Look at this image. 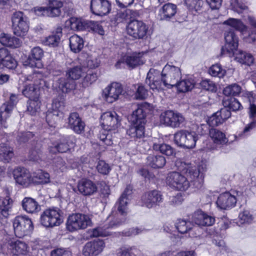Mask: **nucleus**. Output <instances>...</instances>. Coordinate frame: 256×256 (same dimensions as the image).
I'll use <instances>...</instances> for the list:
<instances>
[{"instance_id":"13d9d810","label":"nucleus","mask_w":256,"mask_h":256,"mask_svg":"<svg viewBox=\"0 0 256 256\" xmlns=\"http://www.w3.org/2000/svg\"><path fill=\"white\" fill-rule=\"evenodd\" d=\"M98 78L96 72L92 71H89L84 76L82 82V85L84 87H88L95 82Z\"/></svg>"},{"instance_id":"c85d7f7f","label":"nucleus","mask_w":256,"mask_h":256,"mask_svg":"<svg viewBox=\"0 0 256 256\" xmlns=\"http://www.w3.org/2000/svg\"><path fill=\"white\" fill-rule=\"evenodd\" d=\"M53 86L59 90H61L62 92L66 93L74 90L76 86V84L74 81L66 76V78H58L55 81Z\"/></svg>"},{"instance_id":"bf43d9fd","label":"nucleus","mask_w":256,"mask_h":256,"mask_svg":"<svg viewBox=\"0 0 256 256\" xmlns=\"http://www.w3.org/2000/svg\"><path fill=\"white\" fill-rule=\"evenodd\" d=\"M206 214L202 210H198L193 215V221L198 226H205L204 224L203 223L204 222Z\"/></svg>"},{"instance_id":"a18cd8bd","label":"nucleus","mask_w":256,"mask_h":256,"mask_svg":"<svg viewBox=\"0 0 256 256\" xmlns=\"http://www.w3.org/2000/svg\"><path fill=\"white\" fill-rule=\"evenodd\" d=\"M84 73L85 70L84 67L81 66H76L68 69L66 72V76L75 82L80 79Z\"/></svg>"},{"instance_id":"2eb2a0df","label":"nucleus","mask_w":256,"mask_h":256,"mask_svg":"<svg viewBox=\"0 0 256 256\" xmlns=\"http://www.w3.org/2000/svg\"><path fill=\"white\" fill-rule=\"evenodd\" d=\"M100 122L104 130H115L120 125V120L115 112H106L101 116Z\"/></svg>"},{"instance_id":"0e129e2a","label":"nucleus","mask_w":256,"mask_h":256,"mask_svg":"<svg viewBox=\"0 0 256 256\" xmlns=\"http://www.w3.org/2000/svg\"><path fill=\"white\" fill-rule=\"evenodd\" d=\"M148 96V90L142 84L139 85L135 93L137 100H144Z\"/></svg>"},{"instance_id":"338daca9","label":"nucleus","mask_w":256,"mask_h":256,"mask_svg":"<svg viewBox=\"0 0 256 256\" xmlns=\"http://www.w3.org/2000/svg\"><path fill=\"white\" fill-rule=\"evenodd\" d=\"M13 201L9 196L0 198V208L6 210H10L12 206Z\"/></svg>"},{"instance_id":"393cba45","label":"nucleus","mask_w":256,"mask_h":256,"mask_svg":"<svg viewBox=\"0 0 256 256\" xmlns=\"http://www.w3.org/2000/svg\"><path fill=\"white\" fill-rule=\"evenodd\" d=\"M236 202V197L226 192L220 194L216 200V204L220 209L228 210L234 208Z\"/></svg>"},{"instance_id":"cd10ccee","label":"nucleus","mask_w":256,"mask_h":256,"mask_svg":"<svg viewBox=\"0 0 256 256\" xmlns=\"http://www.w3.org/2000/svg\"><path fill=\"white\" fill-rule=\"evenodd\" d=\"M177 6L175 4L168 2L164 4L159 10L158 16L160 20L169 21L176 14Z\"/></svg>"},{"instance_id":"c756f323","label":"nucleus","mask_w":256,"mask_h":256,"mask_svg":"<svg viewBox=\"0 0 256 256\" xmlns=\"http://www.w3.org/2000/svg\"><path fill=\"white\" fill-rule=\"evenodd\" d=\"M62 36V28H58L55 32H54L51 35L44 38L42 42L44 46L56 48L58 46Z\"/></svg>"},{"instance_id":"412c9836","label":"nucleus","mask_w":256,"mask_h":256,"mask_svg":"<svg viewBox=\"0 0 256 256\" xmlns=\"http://www.w3.org/2000/svg\"><path fill=\"white\" fill-rule=\"evenodd\" d=\"M0 62L1 70L4 68L14 70L18 66V62L10 52L5 48H0Z\"/></svg>"},{"instance_id":"9d476101","label":"nucleus","mask_w":256,"mask_h":256,"mask_svg":"<svg viewBox=\"0 0 256 256\" xmlns=\"http://www.w3.org/2000/svg\"><path fill=\"white\" fill-rule=\"evenodd\" d=\"M225 44L221 48V55L232 57L238 51V38L234 30L230 29L224 32Z\"/></svg>"},{"instance_id":"aec40b11","label":"nucleus","mask_w":256,"mask_h":256,"mask_svg":"<svg viewBox=\"0 0 256 256\" xmlns=\"http://www.w3.org/2000/svg\"><path fill=\"white\" fill-rule=\"evenodd\" d=\"M78 190L84 196H91L98 191V186L92 180L83 178L78 180L77 184Z\"/></svg>"},{"instance_id":"58836bf2","label":"nucleus","mask_w":256,"mask_h":256,"mask_svg":"<svg viewBox=\"0 0 256 256\" xmlns=\"http://www.w3.org/2000/svg\"><path fill=\"white\" fill-rule=\"evenodd\" d=\"M69 139V136H62L56 144L50 148V151L52 153H56V152L61 153L67 152L70 150Z\"/></svg>"},{"instance_id":"052dcab7","label":"nucleus","mask_w":256,"mask_h":256,"mask_svg":"<svg viewBox=\"0 0 256 256\" xmlns=\"http://www.w3.org/2000/svg\"><path fill=\"white\" fill-rule=\"evenodd\" d=\"M96 170L98 172L102 175H108L112 168L104 160H99L97 166Z\"/></svg>"},{"instance_id":"39448f33","label":"nucleus","mask_w":256,"mask_h":256,"mask_svg":"<svg viewBox=\"0 0 256 256\" xmlns=\"http://www.w3.org/2000/svg\"><path fill=\"white\" fill-rule=\"evenodd\" d=\"M12 28L14 34L20 37L26 36L29 30L28 16L22 12H14L12 16Z\"/></svg>"},{"instance_id":"0eeeda50","label":"nucleus","mask_w":256,"mask_h":256,"mask_svg":"<svg viewBox=\"0 0 256 256\" xmlns=\"http://www.w3.org/2000/svg\"><path fill=\"white\" fill-rule=\"evenodd\" d=\"M198 134L194 131L180 130L174 134V143L178 146L192 148L198 140Z\"/></svg>"},{"instance_id":"6e6d98bb","label":"nucleus","mask_w":256,"mask_h":256,"mask_svg":"<svg viewBox=\"0 0 256 256\" xmlns=\"http://www.w3.org/2000/svg\"><path fill=\"white\" fill-rule=\"evenodd\" d=\"M112 131L104 130L100 132V140L107 146H112L113 144L114 137Z\"/></svg>"},{"instance_id":"a211bd4d","label":"nucleus","mask_w":256,"mask_h":256,"mask_svg":"<svg viewBox=\"0 0 256 256\" xmlns=\"http://www.w3.org/2000/svg\"><path fill=\"white\" fill-rule=\"evenodd\" d=\"M162 196L160 192L153 190L145 192L141 198L143 206L148 208H152L162 202Z\"/></svg>"},{"instance_id":"c03bdc74","label":"nucleus","mask_w":256,"mask_h":256,"mask_svg":"<svg viewBox=\"0 0 256 256\" xmlns=\"http://www.w3.org/2000/svg\"><path fill=\"white\" fill-rule=\"evenodd\" d=\"M13 149L7 144H0V160L4 163L10 162L14 156Z\"/></svg>"},{"instance_id":"8fccbe9b","label":"nucleus","mask_w":256,"mask_h":256,"mask_svg":"<svg viewBox=\"0 0 256 256\" xmlns=\"http://www.w3.org/2000/svg\"><path fill=\"white\" fill-rule=\"evenodd\" d=\"M32 179V183L47 184L50 182V176L46 172L38 170L34 173Z\"/></svg>"},{"instance_id":"4be33fe9","label":"nucleus","mask_w":256,"mask_h":256,"mask_svg":"<svg viewBox=\"0 0 256 256\" xmlns=\"http://www.w3.org/2000/svg\"><path fill=\"white\" fill-rule=\"evenodd\" d=\"M231 115L230 110L224 106L208 118V123L210 126H216L230 118Z\"/></svg>"},{"instance_id":"774afa93","label":"nucleus","mask_w":256,"mask_h":256,"mask_svg":"<svg viewBox=\"0 0 256 256\" xmlns=\"http://www.w3.org/2000/svg\"><path fill=\"white\" fill-rule=\"evenodd\" d=\"M86 66L90 68H98L100 64L99 59L96 58L88 57L86 60Z\"/></svg>"},{"instance_id":"20e7f679","label":"nucleus","mask_w":256,"mask_h":256,"mask_svg":"<svg viewBox=\"0 0 256 256\" xmlns=\"http://www.w3.org/2000/svg\"><path fill=\"white\" fill-rule=\"evenodd\" d=\"M14 232L18 238H23L30 234L34 230L31 218L26 215H19L12 221Z\"/></svg>"},{"instance_id":"5701e85b","label":"nucleus","mask_w":256,"mask_h":256,"mask_svg":"<svg viewBox=\"0 0 256 256\" xmlns=\"http://www.w3.org/2000/svg\"><path fill=\"white\" fill-rule=\"evenodd\" d=\"M123 92V88L120 83L113 82L105 88V97L108 102H112L119 98Z\"/></svg>"},{"instance_id":"37998d69","label":"nucleus","mask_w":256,"mask_h":256,"mask_svg":"<svg viewBox=\"0 0 256 256\" xmlns=\"http://www.w3.org/2000/svg\"><path fill=\"white\" fill-rule=\"evenodd\" d=\"M124 61L126 64L132 68H134L144 63L142 54L140 53H134L130 56H126Z\"/></svg>"},{"instance_id":"f3484780","label":"nucleus","mask_w":256,"mask_h":256,"mask_svg":"<svg viewBox=\"0 0 256 256\" xmlns=\"http://www.w3.org/2000/svg\"><path fill=\"white\" fill-rule=\"evenodd\" d=\"M13 176L16 182L24 188H27L32 183V176L24 168L18 167L15 168L13 171Z\"/></svg>"},{"instance_id":"864d4df0","label":"nucleus","mask_w":256,"mask_h":256,"mask_svg":"<svg viewBox=\"0 0 256 256\" xmlns=\"http://www.w3.org/2000/svg\"><path fill=\"white\" fill-rule=\"evenodd\" d=\"M40 107V102L39 98L36 99H29L27 102V111L32 116L36 115Z\"/></svg>"},{"instance_id":"423d86ee","label":"nucleus","mask_w":256,"mask_h":256,"mask_svg":"<svg viewBox=\"0 0 256 256\" xmlns=\"http://www.w3.org/2000/svg\"><path fill=\"white\" fill-rule=\"evenodd\" d=\"M92 224L89 216L86 214L76 213L68 217L66 226L67 230L71 232L84 229Z\"/></svg>"},{"instance_id":"c9c22d12","label":"nucleus","mask_w":256,"mask_h":256,"mask_svg":"<svg viewBox=\"0 0 256 256\" xmlns=\"http://www.w3.org/2000/svg\"><path fill=\"white\" fill-rule=\"evenodd\" d=\"M64 118V113L59 110H48L46 114V121L50 127H55L57 123Z\"/></svg>"},{"instance_id":"f257e3e1","label":"nucleus","mask_w":256,"mask_h":256,"mask_svg":"<svg viewBox=\"0 0 256 256\" xmlns=\"http://www.w3.org/2000/svg\"><path fill=\"white\" fill-rule=\"evenodd\" d=\"M176 166L180 172H172L166 177V184L170 187L178 190L186 191L193 182L196 188L202 186V179L200 176V171L196 167L190 166L185 162L176 160Z\"/></svg>"},{"instance_id":"ea45409f","label":"nucleus","mask_w":256,"mask_h":256,"mask_svg":"<svg viewBox=\"0 0 256 256\" xmlns=\"http://www.w3.org/2000/svg\"><path fill=\"white\" fill-rule=\"evenodd\" d=\"M223 106L230 109V112H237L243 109L240 102L234 97H224L222 101Z\"/></svg>"},{"instance_id":"e2e57ef3","label":"nucleus","mask_w":256,"mask_h":256,"mask_svg":"<svg viewBox=\"0 0 256 256\" xmlns=\"http://www.w3.org/2000/svg\"><path fill=\"white\" fill-rule=\"evenodd\" d=\"M44 54V50L42 48L39 46H35L31 50L29 55L30 56V58H34L36 61L41 62Z\"/></svg>"},{"instance_id":"49530a36","label":"nucleus","mask_w":256,"mask_h":256,"mask_svg":"<svg viewBox=\"0 0 256 256\" xmlns=\"http://www.w3.org/2000/svg\"><path fill=\"white\" fill-rule=\"evenodd\" d=\"M176 228L178 232L181 234H186L192 231L196 228L194 227L193 224L190 220H178L176 224Z\"/></svg>"},{"instance_id":"69168bd1","label":"nucleus","mask_w":256,"mask_h":256,"mask_svg":"<svg viewBox=\"0 0 256 256\" xmlns=\"http://www.w3.org/2000/svg\"><path fill=\"white\" fill-rule=\"evenodd\" d=\"M24 64L26 66H29L32 68H40L42 67V64L41 62L36 61L34 58H30V55L26 60L24 62Z\"/></svg>"},{"instance_id":"dca6fc26","label":"nucleus","mask_w":256,"mask_h":256,"mask_svg":"<svg viewBox=\"0 0 256 256\" xmlns=\"http://www.w3.org/2000/svg\"><path fill=\"white\" fill-rule=\"evenodd\" d=\"M105 247L103 240L98 239L87 242L82 248L84 256H97L100 254Z\"/></svg>"},{"instance_id":"6e6552de","label":"nucleus","mask_w":256,"mask_h":256,"mask_svg":"<svg viewBox=\"0 0 256 256\" xmlns=\"http://www.w3.org/2000/svg\"><path fill=\"white\" fill-rule=\"evenodd\" d=\"M63 6L62 2L58 0H49L47 6H36L34 11L39 16L56 18L61 14V9Z\"/></svg>"},{"instance_id":"2f4dec72","label":"nucleus","mask_w":256,"mask_h":256,"mask_svg":"<svg viewBox=\"0 0 256 256\" xmlns=\"http://www.w3.org/2000/svg\"><path fill=\"white\" fill-rule=\"evenodd\" d=\"M23 210L28 214H36L40 210V206L33 198L25 197L22 202Z\"/></svg>"},{"instance_id":"de8ad7c7","label":"nucleus","mask_w":256,"mask_h":256,"mask_svg":"<svg viewBox=\"0 0 256 256\" xmlns=\"http://www.w3.org/2000/svg\"><path fill=\"white\" fill-rule=\"evenodd\" d=\"M153 149L156 151H160L162 154L168 156H172L175 154L174 148L170 145L162 143L154 142L152 145Z\"/></svg>"},{"instance_id":"09e8293b","label":"nucleus","mask_w":256,"mask_h":256,"mask_svg":"<svg viewBox=\"0 0 256 256\" xmlns=\"http://www.w3.org/2000/svg\"><path fill=\"white\" fill-rule=\"evenodd\" d=\"M194 83L192 79H184L177 82L174 86L177 88L178 90L180 92H185L192 90L194 87Z\"/></svg>"},{"instance_id":"b1692460","label":"nucleus","mask_w":256,"mask_h":256,"mask_svg":"<svg viewBox=\"0 0 256 256\" xmlns=\"http://www.w3.org/2000/svg\"><path fill=\"white\" fill-rule=\"evenodd\" d=\"M68 126L76 134H81L84 132L85 123L76 112L70 113L68 118Z\"/></svg>"},{"instance_id":"f704fd0d","label":"nucleus","mask_w":256,"mask_h":256,"mask_svg":"<svg viewBox=\"0 0 256 256\" xmlns=\"http://www.w3.org/2000/svg\"><path fill=\"white\" fill-rule=\"evenodd\" d=\"M146 160V164L154 168H162L166 164L165 157L162 155L150 154Z\"/></svg>"},{"instance_id":"a878e982","label":"nucleus","mask_w":256,"mask_h":256,"mask_svg":"<svg viewBox=\"0 0 256 256\" xmlns=\"http://www.w3.org/2000/svg\"><path fill=\"white\" fill-rule=\"evenodd\" d=\"M148 110L146 104H138L136 108L133 111L130 116L132 124H145Z\"/></svg>"},{"instance_id":"a19ab883","label":"nucleus","mask_w":256,"mask_h":256,"mask_svg":"<svg viewBox=\"0 0 256 256\" xmlns=\"http://www.w3.org/2000/svg\"><path fill=\"white\" fill-rule=\"evenodd\" d=\"M234 56L237 62L246 65L250 66L254 62V58L252 54L241 50L235 52L233 56Z\"/></svg>"},{"instance_id":"f8f14e48","label":"nucleus","mask_w":256,"mask_h":256,"mask_svg":"<svg viewBox=\"0 0 256 256\" xmlns=\"http://www.w3.org/2000/svg\"><path fill=\"white\" fill-rule=\"evenodd\" d=\"M162 76H164V86L168 88H170L176 84L180 78L181 72L179 68L167 64L162 70Z\"/></svg>"},{"instance_id":"680f3d73","label":"nucleus","mask_w":256,"mask_h":256,"mask_svg":"<svg viewBox=\"0 0 256 256\" xmlns=\"http://www.w3.org/2000/svg\"><path fill=\"white\" fill-rule=\"evenodd\" d=\"M200 85L202 89L212 92H216L217 86L216 84L212 80L206 79L200 82Z\"/></svg>"},{"instance_id":"f03ea898","label":"nucleus","mask_w":256,"mask_h":256,"mask_svg":"<svg viewBox=\"0 0 256 256\" xmlns=\"http://www.w3.org/2000/svg\"><path fill=\"white\" fill-rule=\"evenodd\" d=\"M131 192L132 190L128 187L124 190L116 204L117 206L116 217L110 222L108 226L94 228L92 232L91 236L93 237L108 236L110 235V232L108 229L118 226L125 222L128 210V197L131 194Z\"/></svg>"},{"instance_id":"7c9ffc66","label":"nucleus","mask_w":256,"mask_h":256,"mask_svg":"<svg viewBox=\"0 0 256 256\" xmlns=\"http://www.w3.org/2000/svg\"><path fill=\"white\" fill-rule=\"evenodd\" d=\"M151 70H150L147 74L145 80L146 84L154 91V90L159 91L160 90L163 89L162 86H164L163 79L164 76H162L161 78L155 77Z\"/></svg>"},{"instance_id":"9b49d317","label":"nucleus","mask_w":256,"mask_h":256,"mask_svg":"<svg viewBox=\"0 0 256 256\" xmlns=\"http://www.w3.org/2000/svg\"><path fill=\"white\" fill-rule=\"evenodd\" d=\"M60 212V210L58 208L46 210L41 214L40 218V224L46 227H53L59 226L62 222Z\"/></svg>"},{"instance_id":"79ce46f5","label":"nucleus","mask_w":256,"mask_h":256,"mask_svg":"<svg viewBox=\"0 0 256 256\" xmlns=\"http://www.w3.org/2000/svg\"><path fill=\"white\" fill-rule=\"evenodd\" d=\"M69 42L70 50L74 53L79 52L84 48V40L77 34L72 36L69 38Z\"/></svg>"},{"instance_id":"bb28decb","label":"nucleus","mask_w":256,"mask_h":256,"mask_svg":"<svg viewBox=\"0 0 256 256\" xmlns=\"http://www.w3.org/2000/svg\"><path fill=\"white\" fill-rule=\"evenodd\" d=\"M8 250L13 255L26 254L28 252V244L20 240H10L7 244Z\"/></svg>"},{"instance_id":"ddd939ff","label":"nucleus","mask_w":256,"mask_h":256,"mask_svg":"<svg viewBox=\"0 0 256 256\" xmlns=\"http://www.w3.org/2000/svg\"><path fill=\"white\" fill-rule=\"evenodd\" d=\"M148 26L142 20H130L127 26L128 34L134 39H144L147 37Z\"/></svg>"},{"instance_id":"5fc2aeb1","label":"nucleus","mask_w":256,"mask_h":256,"mask_svg":"<svg viewBox=\"0 0 256 256\" xmlns=\"http://www.w3.org/2000/svg\"><path fill=\"white\" fill-rule=\"evenodd\" d=\"M184 4L189 10L198 12L202 8L203 1L202 0H184Z\"/></svg>"},{"instance_id":"4d7b16f0","label":"nucleus","mask_w":256,"mask_h":256,"mask_svg":"<svg viewBox=\"0 0 256 256\" xmlns=\"http://www.w3.org/2000/svg\"><path fill=\"white\" fill-rule=\"evenodd\" d=\"M226 73L225 70L223 69L220 64L212 65L209 69V74L212 76L222 78Z\"/></svg>"},{"instance_id":"473e14b6","label":"nucleus","mask_w":256,"mask_h":256,"mask_svg":"<svg viewBox=\"0 0 256 256\" xmlns=\"http://www.w3.org/2000/svg\"><path fill=\"white\" fill-rule=\"evenodd\" d=\"M70 28L74 30L80 31L90 30L92 21L76 18H71L70 20Z\"/></svg>"},{"instance_id":"3c124183","label":"nucleus","mask_w":256,"mask_h":256,"mask_svg":"<svg viewBox=\"0 0 256 256\" xmlns=\"http://www.w3.org/2000/svg\"><path fill=\"white\" fill-rule=\"evenodd\" d=\"M242 92V87L237 84H233L226 86L223 90V94L226 97L230 96H238Z\"/></svg>"},{"instance_id":"603ef678","label":"nucleus","mask_w":256,"mask_h":256,"mask_svg":"<svg viewBox=\"0 0 256 256\" xmlns=\"http://www.w3.org/2000/svg\"><path fill=\"white\" fill-rule=\"evenodd\" d=\"M224 24L228 25L234 28L236 30L244 32L246 30V26L242 22L238 19L230 18L224 22Z\"/></svg>"},{"instance_id":"4c0bfd02","label":"nucleus","mask_w":256,"mask_h":256,"mask_svg":"<svg viewBox=\"0 0 256 256\" xmlns=\"http://www.w3.org/2000/svg\"><path fill=\"white\" fill-rule=\"evenodd\" d=\"M209 135L214 144L216 145L224 144L228 140L225 134L216 128H210L209 130Z\"/></svg>"},{"instance_id":"7ed1b4c3","label":"nucleus","mask_w":256,"mask_h":256,"mask_svg":"<svg viewBox=\"0 0 256 256\" xmlns=\"http://www.w3.org/2000/svg\"><path fill=\"white\" fill-rule=\"evenodd\" d=\"M27 80L31 81L32 84H26L22 90V94L28 99L39 98L40 90L46 84L43 78V74L40 71H34L26 77Z\"/></svg>"},{"instance_id":"1a4fd4ad","label":"nucleus","mask_w":256,"mask_h":256,"mask_svg":"<svg viewBox=\"0 0 256 256\" xmlns=\"http://www.w3.org/2000/svg\"><path fill=\"white\" fill-rule=\"evenodd\" d=\"M161 124L172 128H180L183 125L185 118L180 113L172 110H166L160 116Z\"/></svg>"},{"instance_id":"e433bc0d","label":"nucleus","mask_w":256,"mask_h":256,"mask_svg":"<svg viewBox=\"0 0 256 256\" xmlns=\"http://www.w3.org/2000/svg\"><path fill=\"white\" fill-rule=\"evenodd\" d=\"M0 42L3 46L12 48H18L22 44L19 38L4 33L0 34Z\"/></svg>"},{"instance_id":"72a5a7b5","label":"nucleus","mask_w":256,"mask_h":256,"mask_svg":"<svg viewBox=\"0 0 256 256\" xmlns=\"http://www.w3.org/2000/svg\"><path fill=\"white\" fill-rule=\"evenodd\" d=\"M145 124H132L126 131V134L134 141H138L144 138Z\"/></svg>"},{"instance_id":"6ab92c4d","label":"nucleus","mask_w":256,"mask_h":256,"mask_svg":"<svg viewBox=\"0 0 256 256\" xmlns=\"http://www.w3.org/2000/svg\"><path fill=\"white\" fill-rule=\"evenodd\" d=\"M90 8L94 14L103 16L110 13L111 4L108 0H91Z\"/></svg>"},{"instance_id":"4468645a","label":"nucleus","mask_w":256,"mask_h":256,"mask_svg":"<svg viewBox=\"0 0 256 256\" xmlns=\"http://www.w3.org/2000/svg\"><path fill=\"white\" fill-rule=\"evenodd\" d=\"M18 102V96L12 94L8 102L4 103L0 107V124L5 128L8 126L7 120L10 118L12 111Z\"/></svg>"}]
</instances>
